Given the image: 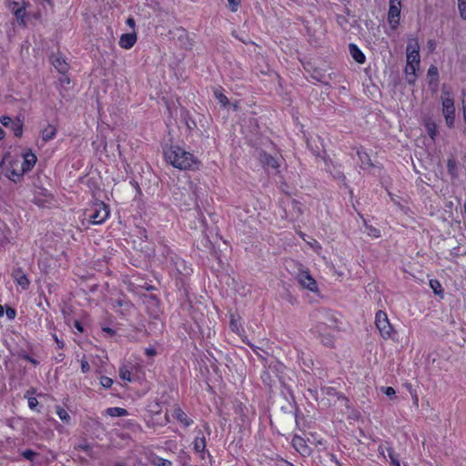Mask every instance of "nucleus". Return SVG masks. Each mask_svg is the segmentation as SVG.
<instances>
[{"mask_svg":"<svg viewBox=\"0 0 466 466\" xmlns=\"http://www.w3.org/2000/svg\"><path fill=\"white\" fill-rule=\"evenodd\" d=\"M37 162V157L31 148L24 149L14 157H5L2 161L5 177L14 183H20L25 173L31 171Z\"/></svg>","mask_w":466,"mask_h":466,"instance_id":"nucleus-1","label":"nucleus"},{"mask_svg":"<svg viewBox=\"0 0 466 466\" xmlns=\"http://www.w3.org/2000/svg\"><path fill=\"white\" fill-rule=\"evenodd\" d=\"M163 155L166 162L178 170L195 171L201 167V161L198 157L177 145L167 147Z\"/></svg>","mask_w":466,"mask_h":466,"instance_id":"nucleus-2","label":"nucleus"},{"mask_svg":"<svg viewBox=\"0 0 466 466\" xmlns=\"http://www.w3.org/2000/svg\"><path fill=\"white\" fill-rule=\"evenodd\" d=\"M420 64V45L416 38L409 39L406 47L405 76L409 83L413 84L416 80V73Z\"/></svg>","mask_w":466,"mask_h":466,"instance_id":"nucleus-3","label":"nucleus"},{"mask_svg":"<svg viewBox=\"0 0 466 466\" xmlns=\"http://www.w3.org/2000/svg\"><path fill=\"white\" fill-rule=\"evenodd\" d=\"M441 112L444 116L446 126L449 128H451L454 127L456 118L455 100L453 92L446 86H442L441 88Z\"/></svg>","mask_w":466,"mask_h":466,"instance_id":"nucleus-4","label":"nucleus"},{"mask_svg":"<svg viewBox=\"0 0 466 466\" xmlns=\"http://www.w3.org/2000/svg\"><path fill=\"white\" fill-rule=\"evenodd\" d=\"M296 281L298 282L299 289L307 292V294L313 295L315 297L320 296V289L317 280L313 278L309 270L300 269L297 273Z\"/></svg>","mask_w":466,"mask_h":466,"instance_id":"nucleus-5","label":"nucleus"},{"mask_svg":"<svg viewBox=\"0 0 466 466\" xmlns=\"http://www.w3.org/2000/svg\"><path fill=\"white\" fill-rule=\"evenodd\" d=\"M375 325L380 337L385 340L393 339L394 335L396 334V331L393 326L390 324L387 314L382 310H379L376 313Z\"/></svg>","mask_w":466,"mask_h":466,"instance_id":"nucleus-6","label":"nucleus"},{"mask_svg":"<svg viewBox=\"0 0 466 466\" xmlns=\"http://www.w3.org/2000/svg\"><path fill=\"white\" fill-rule=\"evenodd\" d=\"M89 221L93 225L104 223L110 215V209L104 202L99 201L93 204L90 209Z\"/></svg>","mask_w":466,"mask_h":466,"instance_id":"nucleus-7","label":"nucleus"},{"mask_svg":"<svg viewBox=\"0 0 466 466\" xmlns=\"http://www.w3.org/2000/svg\"><path fill=\"white\" fill-rule=\"evenodd\" d=\"M401 0H390L387 21L392 30L398 28L400 24Z\"/></svg>","mask_w":466,"mask_h":466,"instance_id":"nucleus-8","label":"nucleus"},{"mask_svg":"<svg viewBox=\"0 0 466 466\" xmlns=\"http://www.w3.org/2000/svg\"><path fill=\"white\" fill-rule=\"evenodd\" d=\"M137 42V34L134 30L131 33L122 34L118 40V46L124 50L131 49Z\"/></svg>","mask_w":466,"mask_h":466,"instance_id":"nucleus-9","label":"nucleus"},{"mask_svg":"<svg viewBox=\"0 0 466 466\" xmlns=\"http://www.w3.org/2000/svg\"><path fill=\"white\" fill-rule=\"evenodd\" d=\"M294 449L302 456H309L311 453V449L307 444L306 441L300 436H294L291 441Z\"/></svg>","mask_w":466,"mask_h":466,"instance_id":"nucleus-10","label":"nucleus"},{"mask_svg":"<svg viewBox=\"0 0 466 466\" xmlns=\"http://www.w3.org/2000/svg\"><path fill=\"white\" fill-rule=\"evenodd\" d=\"M57 134V127L55 125L48 124L41 131V138L44 142H48L56 137Z\"/></svg>","mask_w":466,"mask_h":466,"instance_id":"nucleus-11","label":"nucleus"},{"mask_svg":"<svg viewBox=\"0 0 466 466\" xmlns=\"http://www.w3.org/2000/svg\"><path fill=\"white\" fill-rule=\"evenodd\" d=\"M350 54L352 58L359 64H363L366 60L365 55L362 51L354 44L349 46Z\"/></svg>","mask_w":466,"mask_h":466,"instance_id":"nucleus-12","label":"nucleus"},{"mask_svg":"<svg viewBox=\"0 0 466 466\" xmlns=\"http://www.w3.org/2000/svg\"><path fill=\"white\" fill-rule=\"evenodd\" d=\"M26 8L27 6H24L23 8H15V10L12 12V14L15 16L17 23L24 27L26 26Z\"/></svg>","mask_w":466,"mask_h":466,"instance_id":"nucleus-13","label":"nucleus"},{"mask_svg":"<svg viewBox=\"0 0 466 466\" xmlns=\"http://www.w3.org/2000/svg\"><path fill=\"white\" fill-rule=\"evenodd\" d=\"M119 377L123 380H127L128 382H132L134 380L140 379L139 376H137V375L132 376L130 370L126 365H123L119 368Z\"/></svg>","mask_w":466,"mask_h":466,"instance_id":"nucleus-14","label":"nucleus"},{"mask_svg":"<svg viewBox=\"0 0 466 466\" xmlns=\"http://www.w3.org/2000/svg\"><path fill=\"white\" fill-rule=\"evenodd\" d=\"M53 66L61 73H66L68 69V65L65 61L64 58L59 56H55L52 59Z\"/></svg>","mask_w":466,"mask_h":466,"instance_id":"nucleus-15","label":"nucleus"},{"mask_svg":"<svg viewBox=\"0 0 466 466\" xmlns=\"http://www.w3.org/2000/svg\"><path fill=\"white\" fill-rule=\"evenodd\" d=\"M105 412L110 417H125L128 415V412L126 409L119 407L108 408Z\"/></svg>","mask_w":466,"mask_h":466,"instance_id":"nucleus-16","label":"nucleus"},{"mask_svg":"<svg viewBox=\"0 0 466 466\" xmlns=\"http://www.w3.org/2000/svg\"><path fill=\"white\" fill-rule=\"evenodd\" d=\"M23 122L19 118H16L14 119V122L9 127L15 137H20L23 134Z\"/></svg>","mask_w":466,"mask_h":466,"instance_id":"nucleus-17","label":"nucleus"},{"mask_svg":"<svg viewBox=\"0 0 466 466\" xmlns=\"http://www.w3.org/2000/svg\"><path fill=\"white\" fill-rule=\"evenodd\" d=\"M425 128H426L430 137L432 140H435V138L437 137V127H436V124L433 121H431V120H428V121L425 122Z\"/></svg>","mask_w":466,"mask_h":466,"instance_id":"nucleus-18","label":"nucleus"},{"mask_svg":"<svg viewBox=\"0 0 466 466\" xmlns=\"http://www.w3.org/2000/svg\"><path fill=\"white\" fill-rule=\"evenodd\" d=\"M214 96L217 98V100L223 106H226L229 104V101L226 95L223 93L222 88H216L214 90Z\"/></svg>","mask_w":466,"mask_h":466,"instance_id":"nucleus-19","label":"nucleus"},{"mask_svg":"<svg viewBox=\"0 0 466 466\" xmlns=\"http://www.w3.org/2000/svg\"><path fill=\"white\" fill-rule=\"evenodd\" d=\"M263 162L268 167H271L273 169H278L279 167V161L269 155L264 156Z\"/></svg>","mask_w":466,"mask_h":466,"instance_id":"nucleus-20","label":"nucleus"},{"mask_svg":"<svg viewBox=\"0 0 466 466\" xmlns=\"http://www.w3.org/2000/svg\"><path fill=\"white\" fill-rule=\"evenodd\" d=\"M56 412L62 421H64L66 423L70 422L71 417H70L69 413L64 408L57 406L56 408Z\"/></svg>","mask_w":466,"mask_h":466,"instance_id":"nucleus-21","label":"nucleus"},{"mask_svg":"<svg viewBox=\"0 0 466 466\" xmlns=\"http://www.w3.org/2000/svg\"><path fill=\"white\" fill-rule=\"evenodd\" d=\"M24 6H28V3L25 0H10L8 2V7L11 12L15 11V8H23Z\"/></svg>","mask_w":466,"mask_h":466,"instance_id":"nucleus-22","label":"nucleus"},{"mask_svg":"<svg viewBox=\"0 0 466 466\" xmlns=\"http://www.w3.org/2000/svg\"><path fill=\"white\" fill-rule=\"evenodd\" d=\"M206 447V441L203 437H197L194 440V449L196 451L201 453L204 451Z\"/></svg>","mask_w":466,"mask_h":466,"instance_id":"nucleus-23","label":"nucleus"},{"mask_svg":"<svg viewBox=\"0 0 466 466\" xmlns=\"http://www.w3.org/2000/svg\"><path fill=\"white\" fill-rule=\"evenodd\" d=\"M15 279L17 284L24 289H26L29 287L30 281L25 274L20 273Z\"/></svg>","mask_w":466,"mask_h":466,"instance_id":"nucleus-24","label":"nucleus"},{"mask_svg":"<svg viewBox=\"0 0 466 466\" xmlns=\"http://www.w3.org/2000/svg\"><path fill=\"white\" fill-rule=\"evenodd\" d=\"M156 466H172V462L161 457H155L152 461Z\"/></svg>","mask_w":466,"mask_h":466,"instance_id":"nucleus-25","label":"nucleus"},{"mask_svg":"<svg viewBox=\"0 0 466 466\" xmlns=\"http://www.w3.org/2000/svg\"><path fill=\"white\" fill-rule=\"evenodd\" d=\"M430 286H431V288L432 289V290H433V292L435 294H441L442 293L441 285L440 281H438L437 279H431L430 280Z\"/></svg>","mask_w":466,"mask_h":466,"instance_id":"nucleus-26","label":"nucleus"},{"mask_svg":"<svg viewBox=\"0 0 466 466\" xmlns=\"http://www.w3.org/2000/svg\"><path fill=\"white\" fill-rule=\"evenodd\" d=\"M458 9L461 17L466 20V0H458Z\"/></svg>","mask_w":466,"mask_h":466,"instance_id":"nucleus-27","label":"nucleus"},{"mask_svg":"<svg viewBox=\"0 0 466 466\" xmlns=\"http://www.w3.org/2000/svg\"><path fill=\"white\" fill-rule=\"evenodd\" d=\"M228 8L231 12L235 13L238 10L241 0H227Z\"/></svg>","mask_w":466,"mask_h":466,"instance_id":"nucleus-28","label":"nucleus"},{"mask_svg":"<svg viewBox=\"0 0 466 466\" xmlns=\"http://www.w3.org/2000/svg\"><path fill=\"white\" fill-rule=\"evenodd\" d=\"M100 384L103 388L109 389L113 385V380L106 376H101Z\"/></svg>","mask_w":466,"mask_h":466,"instance_id":"nucleus-29","label":"nucleus"},{"mask_svg":"<svg viewBox=\"0 0 466 466\" xmlns=\"http://www.w3.org/2000/svg\"><path fill=\"white\" fill-rule=\"evenodd\" d=\"M380 391L383 392L387 397L393 399L395 397L396 391L392 387H381Z\"/></svg>","mask_w":466,"mask_h":466,"instance_id":"nucleus-30","label":"nucleus"},{"mask_svg":"<svg viewBox=\"0 0 466 466\" xmlns=\"http://www.w3.org/2000/svg\"><path fill=\"white\" fill-rule=\"evenodd\" d=\"M428 76L431 77L432 80L438 79V68L435 66H431L428 69Z\"/></svg>","mask_w":466,"mask_h":466,"instance_id":"nucleus-31","label":"nucleus"},{"mask_svg":"<svg viewBox=\"0 0 466 466\" xmlns=\"http://www.w3.org/2000/svg\"><path fill=\"white\" fill-rule=\"evenodd\" d=\"M461 104L462 109L463 121L466 123V91H463L461 94Z\"/></svg>","mask_w":466,"mask_h":466,"instance_id":"nucleus-32","label":"nucleus"},{"mask_svg":"<svg viewBox=\"0 0 466 466\" xmlns=\"http://www.w3.org/2000/svg\"><path fill=\"white\" fill-rule=\"evenodd\" d=\"M14 122V119L7 116H4L0 118V123L6 127H9L11 124Z\"/></svg>","mask_w":466,"mask_h":466,"instance_id":"nucleus-33","label":"nucleus"},{"mask_svg":"<svg viewBox=\"0 0 466 466\" xmlns=\"http://www.w3.org/2000/svg\"><path fill=\"white\" fill-rule=\"evenodd\" d=\"M230 327H231L232 330H234L235 332L240 331V323L238 319H235L232 318L231 321H230Z\"/></svg>","mask_w":466,"mask_h":466,"instance_id":"nucleus-34","label":"nucleus"},{"mask_svg":"<svg viewBox=\"0 0 466 466\" xmlns=\"http://www.w3.org/2000/svg\"><path fill=\"white\" fill-rule=\"evenodd\" d=\"M81 370L83 373H87L90 370V365L86 359L81 360Z\"/></svg>","mask_w":466,"mask_h":466,"instance_id":"nucleus-35","label":"nucleus"},{"mask_svg":"<svg viewBox=\"0 0 466 466\" xmlns=\"http://www.w3.org/2000/svg\"><path fill=\"white\" fill-rule=\"evenodd\" d=\"M35 455L36 453L32 450H26L23 452V456L29 461H33Z\"/></svg>","mask_w":466,"mask_h":466,"instance_id":"nucleus-36","label":"nucleus"},{"mask_svg":"<svg viewBox=\"0 0 466 466\" xmlns=\"http://www.w3.org/2000/svg\"><path fill=\"white\" fill-rule=\"evenodd\" d=\"M309 244L318 254H319V252L321 250V246L317 240H313L312 242H309Z\"/></svg>","mask_w":466,"mask_h":466,"instance_id":"nucleus-37","label":"nucleus"},{"mask_svg":"<svg viewBox=\"0 0 466 466\" xmlns=\"http://www.w3.org/2000/svg\"><path fill=\"white\" fill-rule=\"evenodd\" d=\"M38 405V400L35 397L28 398V406L30 409H35Z\"/></svg>","mask_w":466,"mask_h":466,"instance_id":"nucleus-38","label":"nucleus"},{"mask_svg":"<svg viewBox=\"0 0 466 466\" xmlns=\"http://www.w3.org/2000/svg\"><path fill=\"white\" fill-rule=\"evenodd\" d=\"M127 25L133 29V31L135 30V27H136V21L134 18L132 17H128L126 21Z\"/></svg>","mask_w":466,"mask_h":466,"instance_id":"nucleus-39","label":"nucleus"},{"mask_svg":"<svg viewBox=\"0 0 466 466\" xmlns=\"http://www.w3.org/2000/svg\"><path fill=\"white\" fill-rule=\"evenodd\" d=\"M145 353L149 357L155 356L157 354L156 350L153 347L147 348L145 350Z\"/></svg>","mask_w":466,"mask_h":466,"instance_id":"nucleus-40","label":"nucleus"},{"mask_svg":"<svg viewBox=\"0 0 466 466\" xmlns=\"http://www.w3.org/2000/svg\"><path fill=\"white\" fill-rule=\"evenodd\" d=\"M370 235L374 238H379L380 236V231L376 228H370Z\"/></svg>","mask_w":466,"mask_h":466,"instance_id":"nucleus-41","label":"nucleus"},{"mask_svg":"<svg viewBox=\"0 0 466 466\" xmlns=\"http://www.w3.org/2000/svg\"><path fill=\"white\" fill-rule=\"evenodd\" d=\"M321 341L324 343V344H327V345H331L332 342H333V339L330 338V337H323Z\"/></svg>","mask_w":466,"mask_h":466,"instance_id":"nucleus-42","label":"nucleus"},{"mask_svg":"<svg viewBox=\"0 0 466 466\" xmlns=\"http://www.w3.org/2000/svg\"><path fill=\"white\" fill-rule=\"evenodd\" d=\"M6 315L8 316V318H9V319H14V318H15V309H8L6 310Z\"/></svg>","mask_w":466,"mask_h":466,"instance_id":"nucleus-43","label":"nucleus"},{"mask_svg":"<svg viewBox=\"0 0 466 466\" xmlns=\"http://www.w3.org/2000/svg\"><path fill=\"white\" fill-rule=\"evenodd\" d=\"M75 328L79 331V332H82L83 331V327L82 325L80 324L79 321H75Z\"/></svg>","mask_w":466,"mask_h":466,"instance_id":"nucleus-44","label":"nucleus"},{"mask_svg":"<svg viewBox=\"0 0 466 466\" xmlns=\"http://www.w3.org/2000/svg\"><path fill=\"white\" fill-rule=\"evenodd\" d=\"M54 339H55V340L56 341V343H57V345H58V347H59L60 349L64 348V342H63V341L59 340V339H58V338H57L56 336H54Z\"/></svg>","mask_w":466,"mask_h":466,"instance_id":"nucleus-45","label":"nucleus"},{"mask_svg":"<svg viewBox=\"0 0 466 466\" xmlns=\"http://www.w3.org/2000/svg\"><path fill=\"white\" fill-rule=\"evenodd\" d=\"M412 400H413L414 406L418 407V405H419V398H418V396L416 394L412 397Z\"/></svg>","mask_w":466,"mask_h":466,"instance_id":"nucleus-46","label":"nucleus"},{"mask_svg":"<svg viewBox=\"0 0 466 466\" xmlns=\"http://www.w3.org/2000/svg\"><path fill=\"white\" fill-rule=\"evenodd\" d=\"M79 448L82 449L83 451H88L89 450V446L87 444L79 445Z\"/></svg>","mask_w":466,"mask_h":466,"instance_id":"nucleus-47","label":"nucleus"},{"mask_svg":"<svg viewBox=\"0 0 466 466\" xmlns=\"http://www.w3.org/2000/svg\"><path fill=\"white\" fill-rule=\"evenodd\" d=\"M177 418L181 419L182 416L184 415V413L180 410H177Z\"/></svg>","mask_w":466,"mask_h":466,"instance_id":"nucleus-48","label":"nucleus"},{"mask_svg":"<svg viewBox=\"0 0 466 466\" xmlns=\"http://www.w3.org/2000/svg\"><path fill=\"white\" fill-rule=\"evenodd\" d=\"M5 136V132L3 131V129L0 127V140L4 137Z\"/></svg>","mask_w":466,"mask_h":466,"instance_id":"nucleus-49","label":"nucleus"},{"mask_svg":"<svg viewBox=\"0 0 466 466\" xmlns=\"http://www.w3.org/2000/svg\"><path fill=\"white\" fill-rule=\"evenodd\" d=\"M4 315V308L2 305H0V317Z\"/></svg>","mask_w":466,"mask_h":466,"instance_id":"nucleus-50","label":"nucleus"},{"mask_svg":"<svg viewBox=\"0 0 466 466\" xmlns=\"http://www.w3.org/2000/svg\"><path fill=\"white\" fill-rule=\"evenodd\" d=\"M392 463L394 464V466H400V462L398 461L393 460V459H392Z\"/></svg>","mask_w":466,"mask_h":466,"instance_id":"nucleus-51","label":"nucleus"},{"mask_svg":"<svg viewBox=\"0 0 466 466\" xmlns=\"http://www.w3.org/2000/svg\"><path fill=\"white\" fill-rule=\"evenodd\" d=\"M323 444L324 443H323V441L321 440L317 441V442L315 443L316 446L317 445H323Z\"/></svg>","mask_w":466,"mask_h":466,"instance_id":"nucleus-52","label":"nucleus"},{"mask_svg":"<svg viewBox=\"0 0 466 466\" xmlns=\"http://www.w3.org/2000/svg\"><path fill=\"white\" fill-rule=\"evenodd\" d=\"M463 209H464V213H465V215H466V201H465V202H464V204H463Z\"/></svg>","mask_w":466,"mask_h":466,"instance_id":"nucleus-53","label":"nucleus"},{"mask_svg":"<svg viewBox=\"0 0 466 466\" xmlns=\"http://www.w3.org/2000/svg\"><path fill=\"white\" fill-rule=\"evenodd\" d=\"M321 327L320 326H317V332H319L320 334V329Z\"/></svg>","mask_w":466,"mask_h":466,"instance_id":"nucleus-54","label":"nucleus"},{"mask_svg":"<svg viewBox=\"0 0 466 466\" xmlns=\"http://www.w3.org/2000/svg\"><path fill=\"white\" fill-rule=\"evenodd\" d=\"M135 369L137 370H141V368L139 366H136Z\"/></svg>","mask_w":466,"mask_h":466,"instance_id":"nucleus-55","label":"nucleus"},{"mask_svg":"<svg viewBox=\"0 0 466 466\" xmlns=\"http://www.w3.org/2000/svg\"><path fill=\"white\" fill-rule=\"evenodd\" d=\"M116 466H122V465H116Z\"/></svg>","mask_w":466,"mask_h":466,"instance_id":"nucleus-56","label":"nucleus"},{"mask_svg":"<svg viewBox=\"0 0 466 466\" xmlns=\"http://www.w3.org/2000/svg\"><path fill=\"white\" fill-rule=\"evenodd\" d=\"M465 255H466V251H465Z\"/></svg>","mask_w":466,"mask_h":466,"instance_id":"nucleus-57","label":"nucleus"}]
</instances>
